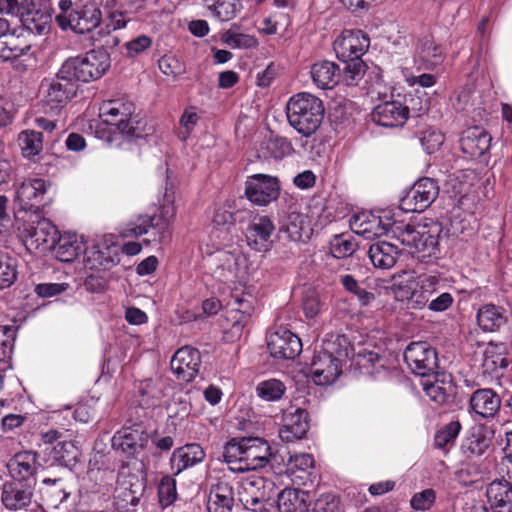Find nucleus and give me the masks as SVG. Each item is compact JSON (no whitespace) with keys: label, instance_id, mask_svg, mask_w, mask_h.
<instances>
[{"label":"nucleus","instance_id":"f257e3e1","mask_svg":"<svg viewBox=\"0 0 512 512\" xmlns=\"http://www.w3.org/2000/svg\"><path fill=\"white\" fill-rule=\"evenodd\" d=\"M273 457L269 443L259 437L232 438L224 448V459L234 472L263 468Z\"/></svg>","mask_w":512,"mask_h":512},{"label":"nucleus","instance_id":"f03ea898","mask_svg":"<svg viewBox=\"0 0 512 512\" xmlns=\"http://www.w3.org/2000/svg\"><path fill=\"white\" fill-rule=\"evenodd\" d=\"M324 112L322 100L307 92L292 96L286 105L290 126L304 137L313 135L319 129Z\"/></svg>","mask_w":512,"mask_h":512},{"label":"nucleus","instance_id":"7ed1b4c3","mask_svg":"<svg viewBox=\"0 0 512 512\" xmlns=\"http://www.w3.org/2000/svg\"><path fill=\"white\" fill-rule=\"evenodd\" d=\"M447 237L442 224L434 220L416 226L407 224L398 234V239L410 248L411 253H421L422 257L435 256Z\"/></svg>","mask_w":512,"mask_h":512},{"label":"nucleus","instance_id":"20e7f679","mask_svg":"<svg viewBox=\"0 0 512 512\" xmlns=\"http://www.w3.org/2000/svg\"><path fill=\"white\" fill-rule=\"evenodd\" d=\"M135 106L124 99H116L104 102L100 107V117L108 125L116 126L122 134L128 138L142 137L145 131V123L134 116Z\"/></svg>","mask_w":512,"mask_h":512},{"label":"nucleus","instance_id":"39448f33","mask_svg":"<svg viewBox=\"0 0 512 512\" xmlns=\"http://www.w3.org/2000/svg\"><path fill=\"white\" fill-rule=\"evenodd\" d=\"M62 67L64 72L78 82H89L102 77L110 67V56L104 49H94L83 57L66 60Z\"/></svg>","mask_w":512,"mask_h":512},{"label":"nucleus","instance_id":"423d86ee","mask_svg":"<svg viewBox=\"0 0 512 512\" xmlns=\"http://www.w3.org/2000/svg\"><path fill=\"white\" fill-rule=\"evenodd\" d=\"M45 113L58 114L76 96L79 85L61 66L54 78L42 82Z\"/></svg>","mask_w":512,"mask_h":512},{"label":"nucleus","instance_id":"0eeeda50","mask_svg":"<svg viewBox=\"0 0 512 512\" xmlns=\"http://www.w3.org/2000/svg\"><path fill=\"white\" fill-rule=\"evenodd\" d=\"M439 186L432 178H421L407 191L400 201V207L406 212H422L437 198Z\"/></svg>","mask_w":512,"mask_h":512},{"label":"nucleus","instance_id":"6e6552de","mask_svg":"<svg viewBox=\"0 0 512 512\" xmlns=\"http://www.w3.org/2000/svg\"><path fill=\"white\" fill-rule=\"evenodd\" d=\"M404 360L419 376L433 374L438 367L437 353L427 342L410 343L404 352Z\"/></svg>","mask_w":512,"mask_h":512},{"label":"nucleus","instance_id":"1a4fd4ad","mask_svg":"<svg viewBox=\"0 0 512 512\" xmlns=\"http://www.w3.org/2000/svg\"><path fill=\"white\" fill-rule=\"evenodd\" d=\"M34 484L13 480L4 483L2 487L1 501L9 511L28 512L33 504Z\"/></svg>","mask_w":512,"mask_h":512},{"label":"nucleus","instance_id":"9d476101","mask_svg":"<svg viewBox=\"0 0 512 512\" xmlns=\"http://www.w3.org/2000/svg\"><path fill=\"white\" fill-rule=\"evenodd\" d=\"M370 39L361 30H344L334 41L333 47L337 58L343 62L361 59L368 50Z\"/></svg>","mask_w":512,"mask_h":512},{"label":"nucleus","instance_id":"9b49d317","mask_svg":"<svg viewBox=\"0 0 512 512\" xmlns=\"http://www.w3.org/2000/svg\"><path fill=\"white\" fill-rule=\"evenodd\" d=\"M308 412L300 407L289 405L283 410L279 437L285 442L304 438L309 430Z\"/></svg>","mask_w":512,"mask_h":512},{"label":"nucleus","instance_id":"f8f14e48","mask_svg":"<svg viewBox=\"0 0 512 512\" xmlns=\"http://www.w3.org/2000/svg\"><path fill=\"white\" fill-rule=\"evenodd\" d=\"M279 190L277 178L255 174L246 181L245 195L252 203L264 206L278 198Z\"/></svg>","mask_w":512,"mask_h":512},{"label":"nucleus","instance_id":"ddd939ff","mask_svg":"<svg viewBox=\"0 0 512 512\" xmlns=\"http://www.w3.org/2000/svg\"><path fill=\"white\" fill-rule=\"evenodd\" d=\"M212 261L215 265L214 275L221 280L242 279L246 274L247 260L239 252L218 251Z\"/></svg>","mask_w":512,"mask_h":512},{"label":"nucleus","instance_id":"4468645a","mask_svg":"<svg viewBox=\"0 0 512 512\" xmlns=\"http://www.w3.org/2000/svg\"><path fill=\"white\" fill-rule=\"evenodd\" d=\"M267 348L274 358L294 359L302 351V343L296 334L280 327L269 335Z\"/></svg>","mask_w":512,"mask_h":512},{"label":"nucleus","instance_id":"2eb2a0df","mask_svg":"<svg viewBox=\"0 0 512 512\" xmlns=\"http://www.w3.org/2000/svg\"><path fill=\"white\" fill-rule=\"evenodd\" d=\"M149 441L148 434L142 424H134L131 427H123L112 437V447L129 456L143 450Z\"/></svg>","mask_w":512,"mask_h":512},{"label":"nucleus","instance_id":"dca6fc26","mask_svg":"<svg viewBox=\"0 0 512 512\" xmlns=\"http://www.w3.org/2000/svg\"><path fill=\"white\" fill-rule=\"evenodd\" d=\"M46 182L40 178L27 179L22 182L16 191V201L24 212L37 214L46 193Z\"/></svg>","mask_w":512,"mask_h":512},{"label":"nucleus","instance_id":"f3484780","mask_svg":"<svg viewBox=\"0 0 512 512\" xmlns=\"http://www.w3.org/2000/svg\"><path fill=\"white\" fill-rule=\"evenodd\" d=\"M274 231L275 225L269 216L255 215L245 232L247 244L256 251H267L270 248V238Z\"/></svg>","mask_w":512,"mask_h":512},{"label":"nucleus","instance_id":"a211bd4d","mask_svg":"<svg viewBox=\"0 0 512 512\" xmlns=\"http://www.w3.org/2000/svg\"><path fill=\"white\" fill-rule=\"evenodd\" d=\"M200 364V352L190 346L178 349L171 359L172 371L178 379L185 382H190L197 376Z\"/></svg>","mask_w":512,"mask_h":512},{"label":"nucleus","instance_id":"6ab92c4d","mask_svg":"<svg viewBox=\"0 0 512 512\" xmlns=\"http://www.w3.org/2000/svg\"><path fill=\"white\" fill-rule=\"evenodd\" d=\"M310 373L316 385H329L341 374L339 360L329 352H319L313 357Z\"/></svg>","mask_w":512,"mask_h":512},{"label":"nucleus","instance_id":"aec40b11","mask_svg":"<svg viewBox=\"0 0 512 512\" xmlns=\"http://www.w3.org/2000/svg\"><path fill=\"white\" fill-rule=\"evenodd\" d=\"M22 234L27 246L35 249L44 246L51 249L57 239V229L48 219H40L35 225L24 227Z\"/></svg>","mask_w":512,"mask_h":512},{"label":"nucleus","instance_id":"412c9836","mask_svg":"<svg viewBox=\"0 0 512 512\" xmlns=\"http://www.w3.org/2000/svg\"><path fill=\"white\" fill-rule=\"evenodd\" d=\"M101 18L100 8L94 4H88L69 14L68 25L76 33L84 34L98 27Z\"/></svg>","mask_w":512,"mask_h":512},{"label":"nucleus","instance_id":"4be33fe9","mask_svg":"<svg viewBox=\"0 0 512 512\" xmlns=\"http://www.w3.org/2000/svg\"><path fill=\"white\" fill-rule=\"evenodd\" d=\"M491 136L480 127L467 129L460 139V147L463 153L472 158H479L490 148Z\"/></svg>","mask_w":512,"mask_h":512},{"label":"nucleus","instance_id":"5701e85b","mask_svg":"<svg viewBox=\"0 0 512 512\" xmlns=\"http://www.w3.org/2000/svg\"><path fill=\"white\" fill-rule=\"evenodd\" d=\"M509 310L495 304H485L478 309L477 323L483 331L495 332L509 321Z\"/></svg>","mask_w":512,"mask_h":512},{"label":"nucleus","instance_id":"b1692460","mask_svg":"<svg viewBox=\"0 0 512 512\" xmlns=\"http://www.w3.org/2000/svg\"><path fill=\"white\" fill-rule=\"evenodd\" d=\"M405 111L402 103L387 101L374 108L372 119L384 127H400L407 121Z\"/></svg>","mask_w":512,"mask_h":512},{"label":"nucleus","instance_id":"393cba45","mask_svg":"<svg viewBox=\"0 0 512 512\" xmlns=\"http://www.w3.org/2000/svg\"><path fill=\"white\" fill-rule=\"evenodd\" d=\"M470 408L483 418L493 417L500 409L501 399L492 389H478L470 397Z\"/></svg>","mask_w":512,"mask_h":512},{"label":"nucleus","instance_id":"a878e982","mask_svg":"<svg viewBox=\"0 0 512 512\" xmlns=\"http://www.w3.org/2000/svg\"><path fill=\"white\" fill-rule=\"evenodd\" d=\"M205 458V452L198 444H187L175 449L172 453L170 463L175 474L201 463Z\"/></svg>","mask_w":512,"mask_h":512},{"label":"nucleus","instance_id":"bb28decb","mask_svg":"<svg viewBox=\"0 0 512 512\" xmlns=\"http://www.w3.org/2000/svg\"><path fill=\"white\" fill-rule=\"evenodd\" d=\"M8 469L15 480L31 482L30 478L38 469L37 453L23 451L15 454L8 463Z\"/></svg>","mask_w":512,"mask_h":512},{"label":"nucleus","instance_id":"cd10ccee","mask_svg":"<svg viewBox=\"0 0 512 512\" xmlns=\"http://www.w3.org/2000/svg\"><path fill=\"white\" fill-rule=\"evenodd\" d=\"M486 495L496 512H512V484L507 480L491 482L487 487Z\"/></svg>","mask_w":512,"mask_h":512},{"label":"nucleus","instance_id":"c85d7f7f","mask_svg":"<svg viewBox=\"0 0 512 512\" xmlns=\"http://www.w3.org/2000/svg\"><path fill=\"white\" fill-rule=\"evenodd\" d=\"M234 505V489L228 482L220 481L210 489L207 509L209 512H231Z\"/></svg>","mask_w":512,"mask_h":512},{"label":"nucleus","instance_id":"c756f323","mask_svg":"<svg viewBox=\"0 0 512 512\" xmlns=\"http://www.w3.org/2000/svg\"><path fill=\"white\" fill-rule=\"evenodd\" d=\"M351 227L355 233L365 238L379 237L387 232V226L381 218L371 213H359L351 220Z\"/></svg>","mask_w":512,"mask_h":512},{"label":"nucleus","instance_id":"7c9ffc66","mask_svg":"<svg viewBox=\"0 0 512 512\" xmlns=\"http://www.w3.org/2000/svg\"><path fill=\"white\" fill-rule=\"evenodd\" d=\"M398 254L397 246L386 241L373 243L368 251L373 266L379 269L392 268L396 263Z\"/></svg>","mask_w":512,"mask_h":512},{"label":"nucleus","instance_id":"2f4dec72","mask_svg":"<svg viewBox=\"0 0 512 512\" xmlns=\"http://www.w3.org/2000/svg\"><path fill=\"white\" fill-rule=\"evenodd\" d=\"M279 512H307L308 494L296 488H286L278 494Z\"/></svg>","mask_w":512,"mask_h":512},{"label":"nucleus","instance_id":"473e14b6","mask_svg":"<svg viewBox=\"0 0 512 512\" xmlns=\"http://www.w3.org/2000/svg\"><path fill=\"white\" fill-rule=\"evenodd\" d=\"M416 59L423 64L425 69L434 68L443 62V48L436 44L432 38L424 37L418 42Z\"/></svg>","mask_w":512,"mask_h":512},{"label":"nucleus","instance_id":"72a5a7b5","mask_svg":"<svg viewBox=\"0 0 512 512\" xmlns=\"http://www.w3.org/2000/svg\"><path fill=\"white\" fill-rule=\"evenodd\" d=\"M31 45L24 37L4 32L0 38V60L9 61L26 55Z\"/></svg>","mask_w":512,"mask_h":512},{"label":"nucleus","instance_id":"f704fd0d","mask_svg":"<svg viewBox=\"0 0 512 512\" xmlns=\"http://www.w3.org/2000/svg\"><path fill=\"white\" fill-rule=\"evenodd\" d=\"M311 77L313 82L322 89H331L339 81V67L330 61H320L311 67Z\"/></svg>","mask_w":512,"mask_h":512},{"label":"nucleus","instance_id":"c9c22d12","mask_svg":"<svg viewBox=\"0 0 512 512\" xmlns=\"http://www.w3.org/2000/svg\"><path fill=\"white\" fill-rule=\"evenodd\" d=\"M51 249L61 262H72L81 253V245L74 235L59 236Z\"/></svg>","mask_w":512,"mask_h":512},{"label":"nucleus","instance_id":"e433bc0d","mask_svg":"<svg viewBox=\"0 0 512 512\" xmlns=\"http://www.w3.org/2000/svg\"><path fill=\"white\" fill-rule=\"evenodd\" d=\"M18 146L25 158L32 159L43 149V135L34 130H23L17 138Z\"/></svg>","mask_w":512,"mask_h":512},{"label":"nucleus","instance_id":"4c0bfd02","mask_svg":"<svg viewBox=\"0 0 512 512\" xmlns=\"http://www.w3.org/2000/svg\"><path fill=\"white\" fill-rule=\"evenodd\" d=\"M20 21L29 32L41 35L49 29L50 17L44 12L31 10L28 6L21 14Z\"/></svg>","mask_w":512,"mask_h":512},{"label":"nucleus","instance_id":"58836bf2","mask_svg":"<svg viewBox=\"0 0 512 512\" xmlns=\"http://www.w3.org/2000/svg\"><path fill=\"white\" fill-rule=\"evenodd\" d=\"M142 489L140 485L130 484L129 486L121 484L115 491V506L118 509L128 510L129 506L135 507L140 501Z\"/></svg>","mask_w":512,"mask_h":512},{"label":"nucleus","instance_id":"ea45409f","mask_svg":"<svg viewBox=\"0 0 512 512\" xmlns=\"http://www.w3.org/2000/svg\"><path fill=\"white\" fill-rule=\"evenodd\" d=\"M424 391L432 401L439 405L447 404L454 395V387L450 382L435 381L433 383H425Z\"/></svg>","mask_w":512,"mask_h":512},{"label":"nucleus","instance_id":"a19ab883","mask_svg":"<svg viewBox=\"0 0 512 512\" xmlns=\"http://www.w3.org/2000/svg\"><path fill=\"white\" fill-rule=\"evenodd\" d=\"M306 226V217L300 213L292 212L288 215L287 221L280 229V232L283 233L289 241L296 242L302 240Z\"/></svg>","mask_w":512,"mask_h":512},{"label":"nucleus","instance_id":"79ce46f5","mask_svg":"<svg viewBox=\"0 0 512 512\" xmlns=\"http://www.w3.org/2000/svg\"><path fill=\"white\" fill-rule=\"evenodd\" d=\"M207 6L220 21L233 19L240 9L239 0H206Z\"/></svg>","mask_w":512,"mask_h":512},{"label":"nucleus","instance_id":"37998d69","mask_svg":"<svg viewBox=\"0 0 512 512\" xmlns=\"http://www.w3.org/2000/svg\"><path fill=\"white\" fill-rule=\"evenodd\" d=\"M286 391L283 382L277 379H269L260 382L256 387V393L264 401H277Z\"/></svg>","mask_w":512,"mask_h":512},{"label":"nucleus","instance_id":"c03bdc74","mask_svg":"<svg viewBox=\"0 0 512 512\" xmlns=\"http://www.w3.org/2000/svg\"><path fill=\"white\" fill-rule=\"evenodd\" d=\"M16 333L15 325L0 326V362L7 363L11 359Z\"/></svg>","mask_w":512,"mask_h":512},{"label":"nucleus","instance_id":"a18cd8bd","mask_svg":"<svg viewBox=\"0 0 512 512\" xmlns=\"http://www.w3.org/2000/svg\"><path fill=\"white\" fill-rule=\"evenodd\" d=\"M43 484L45 485L43 495L47 498L49 505L56 507L67 499L68 493H66L63 487V481L60 478H45Z\"/></svg>","mask_w":512,"mask_h":512},{"label":"nucleus","instance_id":"49530a36","mask_svg":"<svg viewBox=\"0 0 512 512\" xmlns=\"http://www.w3.org/2000/svg\"><path fill=\"white\" fill-rule=\"evenodd\" d=\"M340 282L348 292L357 297L360 305L367 306L375 300V295L362 287V285L352 275H342L340 277Z\"/></svg>","mask_w":512,"mask_h":512},{"label":"nucleus","instance_id":"de8ad7c7","mask_svg":"<svg viewBox=\"0 0 512 512\" xmlns=\"http://www.w3.org/2000/svg\"><path fill=\"white\" fill-rule=\"evenodd\" d=\"M53 458L60 464L69 465L78 457V450L72 441L65 438L52 448Z\"/></svg>","mask_w":512,"mask_h":512},{"label":"nucleus","instance_id":"09e8293b","mask_svg":"<svg viewBox=\"0 0 512 512\" xmlns=\"http://www.w3.org/2000/svg\"><path fill=\"white\" fill-rule=\"evenodd\" d=\"M222 40L233 49H251L258 45L257 39L249 34L237 33L233 30L226 31Z\"/></svg>","mask_w":512,"mask_h":512},{"label":"nucleus","instance_id":"8fccbe9b","mask_svg":"<svg viewBox=\"0 0 512 512\" xmlns=\"http://www.w3.org/2000/svg\"><path fill=\"white\" fill-rule=\"evenodd\" d=\"M357 248V244L351 237L336 235L330 242V252L335 258L351 256Z\"/></svg>","mask_w":512,"mask_h":512},{"label":"nucleus","instance_id":"3c124183","mask_svg":"<svg viewBox=\"0 0 512 512\" xmlns=\"http://www.w3.org/2000/svg\"><path fill=\"white\" fill-rule=\"evenodd\" d=\"M17 278L15 260L6 254L0 255V289L10 287Z\"/></svg>","mask_w":512,"mask_h":512},{"label":"nucleus","instance_id":"603ef678","mask_svg":"<svg viewBox=\"0 0 512 512\" xmlns=\"http://www.w3.org/2000/svg\"><path fill=\"white\" fill-rule=\"evenodd\" d=\"M159 503L163 508L170 506L177 499L176 481L170 476H164L158 486Z\"/></svg>","mask_w":512,"mask_h":512},{"label":"nucleus","instance_id":"864d4df0","mask_svg":"<svg viewBox=\"0 0 512 512\" xmlns=\"http://www.w3.org/2000/svg\"><path fill=\"white\" fill-rule=\"evenodd\" d=\"M265 149L267 152L264 156L271 157L276 160L284 158L293 150L291 143L283 137H275L270 139L267 141Z\"/></svg>","mask_w":512,"mask_h":512},{"label":"nucleus","instance_id":"5fc2aeb1","mask_svg":"<svg viewBox=\"0 0 512 512\" xmlns=\"http://www.w3.org/2000/svg\"><path fill=\"white\" fill-rule=\"evenodd\" d=\"M406 114V120L411 115L413 117H418L424 113H426L429 109V104L427 98L424 96H420L418 94H408L405 97V104H403Z\"/></svg>","mask_w":512,"mask_h":512},{"label":"nucleus","instance_id":"6e6d98bb","mask_svg":"<svg viewBox=\"0 0 512 512\" xmlns=\"http://www.w3.org/2000/svg\"><path fill=\"white\" fill-rule=\"evenodd\" d=\"M461 430V424L459 421H452L445 425L440 431H438L434 438V445L437 448L443 449L448 444L453 442L458 436Z\"/></svg>","mask_w":512,"mask_h":512},{"label":"nucleus","instance_id":"4d7b16f0","mask_svg":"<svg viewBox=\"0 0 512 512\" xmlns=\"http://www.w3.org/2000/svg\"><path fill=\"white\" fill-rule=\"evenodd\" d=\"M113 264L114 260L98 247H92L86 252L85 266L89 269H107Z\"/></svg>","mask_w":512,"mask_h":512},{"label":"nucleus","instance_id":"13d9d810","mask_svg":"<svg viewBox=\"0 0 512 512\" xmlns=\"http://www.w3.org/2000/svg\"><path fill=\"white\" fill-rule=\"evenodd\" d=\"M420 142L423 148L429 153H433L440 148L444 142V135L436 129L428 128L422 131Z\"/></svg>","mask_w":512,"mask_h":512},{"label":"nucleus","instance_id":"bf43d9fd","mask_svg":"<svg viewBox=\"0 0 512 512\" xmlns=\"http://www.w3.org/2000/svg\"><path fill=\"white\" fill-rule=\"evenodd\" d=\"M345 63L344 80L348 85H353L364 75L365 64L361 59H351Z\"/></svg>","mask_w":512,"mask_h":512},{"label":"nucleus","instance_id":"052dcab7","mask_svg":"<svg viewBox=\"0 0 512 512\" xmlns=\"http://www.w3.org/2000/svg\"><path fill=\"white\" fill-rule=\"evenodd\" d=\"M198 121L199 116L194 109H186L180 119V128L178 132L179 138L181 140H186L197 125Z\"/></svg>","mask_w":512,"mask_h":512},{"label":"nucleus","instance_id":"680f3d73","mask_svg":"<svg viewBox=\"0 0 512 512\" xmlns=\"http://www.w3.org/2000/svg\"><path fill=\"white\" fill-rule=\"evenodd\" d=\"M417 285L418 283L414 279L394 283L392 285V291L395 299L398 301H411Z\"/></svg>","mask_w":512,"mask_h":512},{"label":"nucleus","instance_id":"e2e57ef3","mask_svg":"<svg viewBox=\"0 0 512 512\" xmlns=\"http://www.w3.org/2000/svg\"><path fill=\"white\" fill-rule=\"evenodd\" d=\"M436 499V494L433 489H425L416 493L411 499V506L417 511H425L430 509Z\"/></svg>","mask_w":512,"mask_h":512},{"label":"nucleus","instance_id":"0e129e2a","mask_svg":"<svg viewBox=\"0 0 512 512\" xmlns=\"http://www.w3.org/2000/svg\"><path fill=\"white\" fill-rule=\"evenodd\" d=\"M489 446L488 440L480 433H473L467 438L463 448L471 455H482Z\"/></svg>","mask_w":512,"mask_h":512},{"label":"nucleus","instance_id":"69168bd1","mask_svg":"<svg viewBox=\"0 0 512 512\" xmlns=\"http://www.w3.org/2000/svg\"><path fill=\"white\" fill-rule=\"evenodd\" d=\"M314 512H342L339 505V500L335 495L324 494L321 495L315 502Z\"/></svg>","mask_w":512,"mask_h":512},{"label":"nucleus","instance_id":"338daca9","mask_svg":"<svg viewBox=\"0 0 512 512\" xmlns=\"http://www.w3.org/2000/svg\"><path fill=\"white\" fill-rule=\"evenodd\" d=\"M248 495L243 499V503L246 509L255 511V512H264L267 510V503L269 498L265 496V492H260L257 495H253L249 493L248 488H245Z\"/></svg>","mask_w":512,"mask_h":512},{"label":"nucleus","instance_id":"774afa93","mask_svg":"<svg viewBox=\"0 0 512 512\" xmlns=\"http://www.w3.org/2000/svg\"><path fill=\"white\" fill-rule=\"evenodd\" d=\"M151 44L152 40L150 37L146 35L138 36L125 43L127 55L130 57H134L147 50L151 46Z\"/></svg>","mask_w":512,"mask_h":512}]
</instances>
